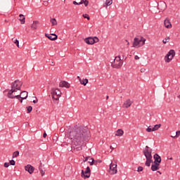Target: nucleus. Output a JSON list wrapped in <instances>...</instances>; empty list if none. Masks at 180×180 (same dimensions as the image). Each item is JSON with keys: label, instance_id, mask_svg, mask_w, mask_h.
Returning <instances> with one entry per match:
<instances>
[{"label": "nucleus", "instance_id": "obj_1", "mask_svg": "<svg viewBox=\"0 0 180 180\" xmlns=\"http://www.w3.org/2000/svg\"><path fill=\"white\" fill-rule=\"evenodd\" d=\"M70 137L72 140V150L73 151H81L82 150L81 145L83 141H86L87 139L91 137V134L86 127H75L70 132Z\"/></svg>", "mask_w": 180, "mask_h": 180}, {"label": "nucleus", "instance_id": "obj_2", "mask_svg": "<svg viewBox=\"0 0 180 180\" xmlns=\"http://www.w3.org/2000/svg\"><path fill=\"white\" fill-rule=\"evenodd\" d=\"M22 85H23V82L19 80H15L14 82L11 84V89L9 90L7 94L8 98L10 99H19L20 98V95H16V92L18 91H20V88H22Z\"/></svg>", "mask_w": 180, "mask_h": 180}, {"label": "nucleus", "instance_id": "obj_3", "mask_svg": "<svg viewBox=\"0 0 180 180\" xmlns=\"http://www.w3.org/2000/svg\"><path fill=\"white\" fill-rule=\"evenodd\" d=\"M143 155H145L146 158L145 165L146 167H150L151 165V162H153V155H151V153H153V149L146 146L145 147V149L143 150Z\"/></svg>", "mask_w": 180, "mask_h": 180}, {"label": "nucleus", "instance_id": "obj_4", "mask_svg": "<svg viewBox=\"0 0 180 180\" xmlns=\"http://www.w3.org/2000/svg\"><path fill=\"white\" fill-rule=\"evenodd\" d=\"M144 44H146V39L144 37H141L140 39L137 37L134 39L133 47L139 49V47H142Z\"/></svg>", "mask_w": 180, "mask_h": 180}, {"label": "nucleus", "instance_id": "obj_5", "mask_svg": "<svg viewBox=\"0 0 180 180\" xmlns=\"http://www.w3.org/2000/svg\"><path fill=\"white\" fill-rule=\"evenodd\" d=\"M122 65H123V61L120 58V56H116L113 62L111 63L112 68H122Z\"/></svg>", "mask_w": 180, "mask_h": 180}, {"label": "nucleus", "instance_id": "obj_6", "mask_svg": "<svg viewBox=\"0 0 180 180\" xmlns=\"http://www.w3.org/2000/svg\"><path fill=\"white\" fill-rule=\"evenodd\" d=\"M175 57V51L174 49L170 50L165 57V63H171Z\"/></svg>", "mask_w": 180, "mask_h": 180}, {"label": "nucleus", "instance_id": "obj_7", "mask_svg": "<svg viewBox=\"0 0 180 180\" xmlns=\"http://www.w3.org/2000/svg\"><path fill=\"white\" fill-rule=\"evenodd\" d=\"M84 41L85 43H86V44L92 45V44H95V43H98L99 38H98L97 37H89L85 38Z\"/></svg>", "mask_w": 180, "mask_h": 180}, {"label": "nucleus", "instance_id": "obj_8", "mask_svg": "<svg viewBox=\"0 0 180 180\" xmlns=\"http://www.w3.org/2000/svg\"><path fill=\"white\" fill-rule=\"evenodd\" d=\"M158 9L160 12H164L167 9V3L164 1H160L158 4Z\"/></svg>", "mask_w": 180, "mask_h": 180}, {"label": "nucleus", "instance_id": "obj_9", "mask_svg": "<svg viewBox=\"0 0 180 180\" xmlns=\"http://www.w3.org/2000/svg\"><path fill=\"white\" fill-rule=\"evenodd\" d=\"M109 173L110 175H115V174H117V165H113L112 163H110Z\"/></svg>", "mask_w": 180, "mask_h": 180}, {"label": "nucleus", "instance_id": "obj_10", "mask_svg": "<svg viewBox=\"0 0 180 180\" xmlns=\"http://www.w3.org/2000/svg\"><path fill=\"white\" fill-rule=\"evenodd\" d=\"M82 176L84 179L89 178L91 176V169L89 167H87L85 172L84 170L82 171Z\"/></svg>", "mask_w": 180, "mask_h": 180}, {"label": "nucleus", "instance_id": "obj_11", "mask_svg": "<svg viewBox=\"0 0 180 180\" xmlns=\"http://www.w3.org/2000/svg\"><path fill=\"white\" fill-rule=\"evenodd\" d=\"M132 104H133V101H131V100H130V98H128L123 103L122 108H124V109H128V108H130Z\"/></svg>", "mask_w": 180, "mask_h": 180}, {"label": "nucleus", "instance_id": "obj_12", "mask_svg": "<svg viewBox=\"0 0 180 180\" xmlns=\"http://www.w3.org/2000/svg\"><path fill=\"white\" fill-rule=\"evenodd\" d=\"M51 94L53 101H58V96H57V91L56 90V88L51 89Z\"/></svg>", "mask_w": 180, "mask_h": 180}, {"label": "nucleus", "instance_id": "obj_13", "mask_svg": "<svg viewBox=\"0 0 180 180\" xmlns=\"http://www.w3.org/2000/svg\"><path fill=\"white\" fill-rule=\"evenodd\" d=\"M25 171H27L29 174H32L34 172V167L32 166L31 165H27L25 167Z\"/></svg>", "mask_w": 180, "mask_h": 180}, {"label": "nucleus", "instance_id": "obj_14", "mask_svg": "<svg viewBox=\"0 0 180 180\" xmlns=\"http://www.w3.org/2000/svg\"><path fill=\"white\" fill-rule=\"evenodd\" d=\"M153 158L155 160L154 161V164H161V156H160V155H158V153H155L153 155Z\"/></svg>", "mask_w": 180, "mask_h": 180}, {"label": "nucleus", "instance_id": "obj_15", "mask_svg": "<svg viewBox=\"0 0 180 180\" xmlns=\"http://www.w3.org/2000/svg\"><path fill=\"white\" fill-rule=\"evenodd\" d=\"M45 36L46 37L49 39V40H52V41L57 40V39H58V37L56 34H45Z\"/></svg>", "mask_w": 180, "mask_h": 180}, {"label": "nucleus", "instance_id": "obj_16", "mask_svg": "<svg viewBox=\"0 0 180 180\" xmlns=\"http://www.w3.org/2000/svg\"><path fill=\"white\" fill-rule=\"evenodd\" d=\"M59 86H60V88H70L71 85L69 84L68 82L62 81L60 82Z\"/></svg>", "mask_w": 180, "mask_h": 180}, {"label": "nucleus", "instance_id": "obj_17", "mask_svg": "<svg viewBox=\"0 0 180 180\" xmlns=\"http://www.w3.org/2000/svg\"><path fill=\"white\" fill-rule=\"evenodd\" d=\"M165 27H167V29H171L172 27V25L171 24V22L169 21V19L166 18L164 21Z\"/></svg>", "mask_w": 180, "mask_h": 180}, {"label": "nucleus", "instance_id": "obj_18", "mask_svg": "<svg viewBox=\"0 0 180 180\" xmlns=\"http://www.w3.org/2000/svg\"><path fill=\"white\" fill-rule=\"evenodd\" d=\"M20 94H16L20 95L21 96L22 99H27V96H29V93L26 91H22L20 93Z\"/></svg>", "mask_w": 180, "mask_h": 180}, {"label": "nucleus", "instance_id": "obj_19", "mask_svg": "<svg viewBox=\"0 0 180 180\" xmlns=\"http://www.w3.org/2000/svg\"><path fill=\"white\" fill-rule=\"evenodd\" d=\"M39 25H40V22L37 20H35L33 22L32 25H31V28L32 29V30H36Z\"/></svg>", "mask_w": 180, "mask_h": 180}, {"label": "nucleus", "instance_id": "obj_20", "mask_svg": "<svg viewBox=\"0 0 180 180\" xmlns=\"http://www.w3.org/2000/svg\"><path fill=\"white\" fill-rule=\"evenodd\" d=\"M151 169L152 171H158V169H160V164L154 163V165L151 166Z\"/></svg>", "mask_w": 180, "mask_h": 180}, {"label": "nucleus", "instance_id": "obj_21", "mask_svg": "<svg viewBox=\"0 0 180 180\" xmlns=\"http://www.w3.org/2000/svg\"><path fill=\"white\" fill-rule=\"evenodd\" d=\"M112 4H113L112 0H105V3L103 4V7L108 8V6H110Z\"/></svg>", "mask_w": 180, "mask_h": 180}, {"label": "nucleus", "instance_id": "obj_22", "mask_svg": "<svg viewBox=\"0 0 180 180\" xmlns=\"http://www.w3.org/2000/svg\"><path fill=\"white\" fill-rule=\"evenodd\" d=\"M124 134V131H123L122 129H118V130H117L115 136H118L119 137H122V136H123Z\"/></svg>", "mask_w": 180, "mask_h": 180}, {"label": "nucleus", "instance_id": "obj_23", "mask_svg": "<svg viewBox=\"0 0 180 180\" xmlns=\"http://www.w3.org/2000/svg\"><path fill=\"white\" fill-rule=\"evenodd\" d=\"M19 17H20V21L21 22V25H25V15H23V14H20Z\"/></svg>", "mask_w": 180, "mask_h": 180}, {"label": "nucleus", "instance_id": "obj_24", "mask_svg": "<svg viewBox=\"0 0 180 180\" xmlns=\"http://www.w3.org/2000/svg\"><path fill=\"white\" fill-rule=\"evenodd\" d=\"M50 22L52 24V26L57 25V20H56V18H51Z\"/></svg>", "mask_w": 180, "mask_h": 180}, {"label": "nucleus", "instance_id": "obj_25", "mask_svg": "<svg viewBox=\"0 0 180 180\" xmlns=\"http://www.w3.org/2000/svg\"><path fill=\"white\" fill-rule=\"evenodd\" d=\"M80 84L85 86L86 84H88V79H84L83 80H81Z\"/></svg>", "mask_w": 180, "mask_h": 180}, {"label": "nucleus", "instance_id": "obj_26", "mask_svg": "<svg viewBox=\"0 0 180 180\" xmlns=\"http://www.w3.org/2000/svg\"><path fill=\"white\" fill-rule=\"evenodd\" d=\"M56 91L58 98L60 99V97L61 96V91L58 89H56Z\"/></svg>", "mask_w": 180, "mask_h": 180}, {"label": "nucleus", "instance_id": "obj_27", "mask_svg": "<svg viewBox=\"0 0 180 180\" xmlns=\"http://www.w3.org/2000/svg\"><path fill=\"white\" fill-rule=\"evenodd\" d=\"M81 2L84 4V6H88V5H89V1L88 0H81Z\"/></svg>", "mask_w": 180, "mask_h": 180}, {"label": "nucleus", "instance_id": "obj_28", "mask_svg": "<svg viewBox=\"0 0 180 180\" xmlns=\"http://www.w3.org/2000/svg\"><path fill=\"white\" fill-rule=\"evenodd\" d=\"M148 133H151V131H155V128H150V127L146 129Z\"/></svg>", "mask_w": 180, "mask_h": 180}, {"label": "nucleus", "instance_id": "obj_29", "mask_svg": "<svg viewBox=\"0 0 180 180\" xmlns=\"http://www.w3.org/2000/svg\"><path fill=\"white\" fill-rule=\"evenodd\" d=\"M39 171L41 174V176H44V174H46V172L43 170V169H41V165L39 166Z\"/></svg>", "mask_w": 180, "mask_h": 180}, {"label": "nucleus", "instance_id": "obj_30", "mask_svg": "<svg viewBox=\"0 0 180 180\" xmlns=\"http://www.w3.org/2000/svg\"><path fill=\"white\" fill-rule=\"evenodd\" d=\"M179 136H180V131H177L176 132V135L174 136H171V137H172L173 139H178V137H179Z\"/></svg>", "mask_w": 180, "mask_h": 180}, {"label": "nucleus", "instance_id": "obj_31", "mask_svg": "<svg viewBox=\"0 0 180 180\" xmlns=\"http://www.w3.org/2000/svg\"><path fill=\"white\" fill-rule=\"evenodd\" d=\"M18 156H19V151L18 150L13 152V158H15L18 157Z\"/></svg>", "mask_w": 180, "mask_h": 180}, {"label": "nucleus", "instance_id": "obj_32", "mask_svg": "<svg viewBox=\"0 0 180 180\" xmlns=\"http://www.w3.org/2000/svg\"><path fill=\"white\" fill-rule=\"evenodd\" d=\"M13 43H15V44H16L17 47H19V40L18 39H15V38L12 39Z\"/></svg>", "mask_w": 180, "mask_h": 180}, {"label": "nucleus", "instance_id": "obj_33", "mask_svg": "<svg viewBox=\"0 0 180 180\" xmlns=\"http://www.w3.org/2000/svg\"><path fill=\"white\" fill-rule=\"evenodd\" d=\"M169 39H170L169 37H166L165 39L162 40V43L164 44H167V43H168V40H169Z\"/></svg>", "mask_w": 180, "mask_h": 180}, {"label": "nucleus", "instance_id": "obj_34", "mask_svg": "<svg viewBox=\"0 0 180 180\" xmlns=\"http://www.w3.org/2000/svg\"><path fill=\"white\" fill-rule=\"evenodd\" d=\"M160 127H161V124H159L155 125L153 128L155 129V131L156 130H158V129Z\"/></svg>", "mask_w": 180, "mask_h": 180}, {"label": "nucleus", "instance_id": "obj_35", "mask_svg": "<svg viewBox=\"0 0 180 180\" xmlns=\"http://www.w3.org/2000/svg\"><path fill=\"white\" fill-rule=\"evenodd\" d=\"M89 163L90 164V165H94V158H91L89 159Z\"/></svg>", "mask_w": 180, "mask_h": 180}, {"label": "nucleus", "instance_id": "obj_36", "mask_svg": "<svg viewBox=\"0 0 180 180\" xmlns=\"http://www.w3.org/2000/svg\"><path fill=\"white\" fill-rule=\"evenodd\" d=\"M27 113H30L32 110H33V108L32 106L27 107Z\"/></svg>", "mask_w": 180, "mask_h": 180}, {"label": "nucleus", "instance_id": "obj_37", "mask_svg": "<svg viewBox=\"0 0 180 180\" xmlns=\"http://www.w3.org/2000/svg\"><path fill=\"white\" fill-rule=\"evenodd\" d=\"M83 17L84 18V19H87V20H90L91 19V18L89 17V15L88 14L83 15Z\"/></svg>", "mask_w": 180, "mask_h": 180}, {"label": "nucleus", "instance_id": "obj_38", "mask_svg": "<svg viewBox=\"0 0 180 180\" xmlns=\"http://www.w3.org/2000/svg\"><path fill=\"white\" fill-rule=\"evenodd\" d=\"M101 162L102 160H94V165H98V164H101Z\"/></svg>", "mask_w": 180, "mask_h": 180}, {"label": "nucleus", "instance_id": "obj_39", "mask_svg": "<svg viewBox=\"0 0 180 180\" xmlns=\"http://www.w3.org/2000/svg\"><path fill=\"white\" fill-rule=\"evenodd\" d=\"M73 5H82V2H81V1H80V2H77V1H73Z\"/></svg>", "mask_w": 180, "mask_h": 180}, {"label": "nucleus", "instance_id": "obj_40", "mask_svg": "<svg viewBox=\"0 0 180 180\" xmlns=\"http://www.w3.org/2000/svg\"><path fill=\"white\" fill-rule=\"evenodd\" d=\"M143 167H141V166H139V167H138V170H137V172H143Z\"/></svg>", "mask_w": 180, "mask_h": 180}, {"label": "nucleus", "instance_id": "obj_41", "mask_svg": "<svg viewBox=\"0 0 180 180\" xmlns=\"http://www.w3.org/2000/svg\"><path fill=\"white\" fill-rule=\"evenodd\" d=\"M15 164H16V162H15V160H10L11 165H15Z\"/></svg>", "mask_w": 180, "mask_h": 180}, {"label": "nucleus", "instance_id": "obj_42", "mask_svg": "<svg viewBox=\"0 0 180 180\" xmlns=\"http://www.w3.org/2000/svg\"><path fill=\"white\" fill-rule=\"evenodd\" d=\"M17 99H18V101H20V103H22L23 100H24L25 98H22V96H20V98H17Z\"/></svg>", "mask_w": 180, "mask_h": 180}, {"label": "nucleus", "instance_id": "obj_43", "mask_svg": "<svg viewBox=\"0 0 180 180\" xmlns=\"http://www.w3.org/2000/svg\"><path fill=\"white\" fill-rule=\"evenodd\" d=\"M4 166L5 167V168H8L9 167V163L5 162Z\"/></svg>", "mask_w": 180, "mask_h": 180}, {"label": "nucleus", "instance_id": "obj_44", "mask_svg": "<svg viewBox=\"0 0 180 180\" xmlns=\"http://www.w3.org/2000/svg\"><path fill=\"white\" fill-rule=\"evenodd\" d=\"M88 160H91V157H86V158H84V162H85V161H88Z\"/></svg>", "mask_w": 180, "mask_h": 180}, {"label": "nucleus", "instance_id": "obj_45", "mask_svg": "<svg viewBox=\"0 0 180 180\" xmlns=\"http://www.w3.org/2000/svg\"><path fill=\"white\" fill-rule=\"evenodd\" d=\"M43 137L44 139H46L47 137V134L46 132L44 133Z\"/></svg>", "mask_w": 180, "mask_h": 180}, {"label": "nucleus", "instance_id": "obj_46", "mask_svg": "<svg viewBox=\"0 0 180 180\" xmlns=\"http://www.w3.org/2000/svg\"><path fill=\"white\" fill-rule=\"evenodd\" d=\"M134 58H135L136 60H139V59H140V57H139V56H134Z\"/></svg>", "mask_w": 180, "mask_h": 180}, {"label": "nucleus", "instance_id": "obj_47", "mask_svg": "<svg viewBox=\"0 0 180 180\" xmlns=\"http://www.w3.org/2000/svg\"><path fill=\"white\" fill-rule=\"evenodd\" d=\"M32 102H33V103H37V102H39V101L37 100V98H36V100H34Z\"/></svg>", "mask_w": 180, "mask_h": 180}, {"label": "nucleus", "instance_id": "obj_48", "mask_svg": "<svg viewBox=\"0 0 180 180\" xmlns=\"http://www.w3.org/2000/svg\"><path fill=\"white\" fill-rule=\"evenodd\" d=\"M43 1L44 2H45V5H48L49 3L47 2H49V0H43Z\"/></svg>", "mask_w": 180, "mask_h": 180}, {"label": "nucleus", "instance_id": "obj_49", "mask_svg": "<svg viewBox=\"0 0 180 180\" xmlns=\"http://www.w3.org/2000/svg\"><path fill=\"white\" fill-rule=\"evenodd\" d=\"M50 65H51L52 67H53V65H55L54 62H51V63H50Z\"/></svg>", "mask_w": 180, "mask_h": 180}, {"label": "nucleus", "instance_id": "obj_50", "mask_svg": "<svg viewBox=\"0 0 180 180\" xmlns=\"http://www.w3.org/2000/svg\"><path fill=\"white\" fill-rule=\"evenodd\" d=\"M77 79H79V82L82 80L79 76H77Z\"/></svg>", "mask_w": 180, "mask_h": 180}, {"label": "nucleus", "instance_id": "obj_51", "mask_svg": "<svg viewBox=\"0 0 180 180\" xmlns=\"http://www.w3.org/2000/svg\"><path fill=\"white\" fill-rule=\"evenodd\" d=\"M146 71L145 68L141 69V72H144Z\"/></svg>", "mask_w": 180, "mask_h": 180}, {"label": "nucleus", "instance_id": "obj_52", "mask_svg": "<svg viewBox=\"0 0 180 180\" xmlns=\"http://www.w3.org/2000/svg\"><path fill=\"white\" fill-rule=\"evenodd\" d=\"M110 148L113 151V147H112V146H110Z\"/></svg>", "mask_w": 180, "mask_h": 180}, {"label": "nucleus", "instance_id": "obj_53", "mask_svg": "<svg viewBox=\"0 0 180 180\" xmlns=\"http://www.w3.org/2000/svg\"><path fill=\"white\" fill-rule=\"evenodd\" d=\"M158 172L160 174V175H161V172H160V171H158Z\"/></svg>", "mask_w": 180, "mask_h": 180}, {"label": "nucleus", "instance_id": "obj_54", "mask_svg": "<svg viewBox=\"0 0 180 180\" xmlns=\"http://www.w3.org/2000/svg\"><path fill=\"white\" fill-rule=\"evenodd\" d=\"M106 99H109V96H106Z\"/></svg>", "mask_w": 180, "mask_h": 180}, {"label": "nucleus", "instance_id": "obj_55", "mask_svg": "<svg viewBox=\"0 0 180 180\" xmlns=\"http://www.w3.org/2000/svg\"><path fill=\"white\" fill-rule=\"evenodd\" d=\"M126 43L129 42V41H127V39L125 40Z\"/></svg>", "mask_w": 180, "mask_h": 180}, {"label": "nucleus", "instance_id": "obj_56", "mask_svg": "<svg viewBox=\"0 0 180 180\" xmlns=\"http://www.w3.org/2000/svg\"><path fill=\"white\" fill-rule=\"evenodd\" d=\"M5 22H6V23H8V21H7V20H5Z\"/></svg>", "mask_w": 180, "mask_h": 180}, {"label": "nucleus", "instance_id": "obj_57", "mask_svg": "<svg viewBox=\"0 0 180 180\" xmlns=\"http://www.w3.org/2000/svg\"><path fill=\"white\" fill-rule=\"evenodd\" d=\"M127 46H129V42H127Z\"/></svg>", "mask_w": 180, "mask_h": 180}, {"label": "nucleus", "instance_id": "obj_58", "mask_svg": "<svg viewBox=\"0 0 180 180\" xmlns=\"http://www.w3.org/2000/svg\"><path fill=\"white\" fill-rule=\"evenodd\" d=\"M169 160H172V158H170Z\"/></svg>", "mask_w": 180, "mask_h": 180}]
</instances>
